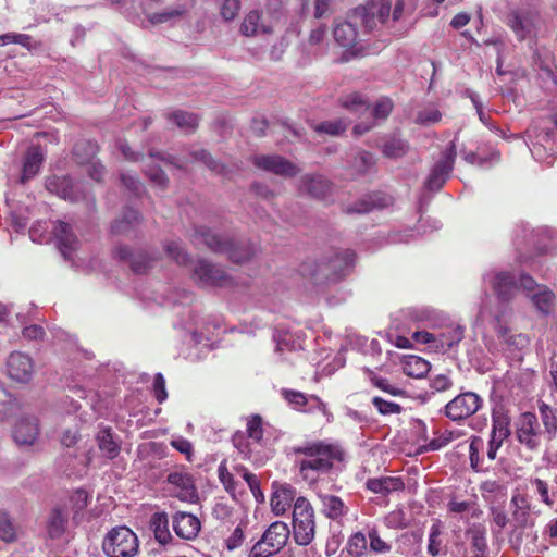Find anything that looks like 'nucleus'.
Masks as SVG:
<instances>
[{"label":"nucleus","instance_id":"obj_1","mask_svg":"<svg viewBox=\"0 0 557 557\" xmlns=\"http://www.w3.org/2000/svg\"><path fill=\"white\" fill-rule=\"evenodd\" d=\"M292 450L297 456L296 463L300 474L309 482H314L321 473L329 472L335 461L343 459L339 446L323 442L294 446Z\"/></svg>","mask_w":557,"mask_h":557},{"label":"nucleus","instance_id":"obj_2","mask_svg":"<svg viewBox=\"0 0 557 557\" xmlns=\"http://www.w3.org/2000/svg\"><path fill=\"white\" fill-rule=\"evenodd\" d=\"M191 240L195 245H206L215 253L227 255L230 260L235 263H242L249 260L253 253V249L250 245L235 243L228 237H222L205 226H200L195 230Z\"/></svg>","mask_w":557,"mask_h":557},{"label":"nucleus","instance_id":"obj_3","mask_svg":"<svg viewBox=\"0 0 557 557\" xmlns=\"http://www.w3.org/2000/svg\"><path fill=\"white\" fill-rule=\"evenodd\" d=\"M293 536L298 545H309L315 535L314 509L310 502L299 496L295 500L292 513Z\"/></svg>","mask_w":557,"mask_h":557},{"label":"nucleus","instance_id":"obj_4","mask_svg":"<svg viewBox=\"0 0 557 557\" xmlns=\"http://www.w3.org/2000/svg\"><path fill=\"white\" fill-rule=\"evenodd\" d=\"M102 549L108 557H135L139 552V540L129 528L115 527L104 535Z\"/></svg>","mask_w":557,"mask_h":557},{"label":"nucleus","instance_id":"obj_5","mask_svg":"<svg viewBox=\"0 0 557 557\" xmlns=\"http://www.w3.org/2000/svg\"><path fill=\"white\" fill-rule=\"evenodd\" d=\"M290 530L283 521L271 523L261 539L253 544L249 557H272L280 553L288 542Z\"/></svg>","mask_w":557,"mask_h":557},{"label":"nucleus","instance_id":"obj_6","mask_svg":"<svg viewBox=\"0 0 557 557\" xmlns=\"http://www.w3.org/2000/svg\"><path fill=\"white\" fill-rule=\"evenodd\" d=\"M456 153V145L454 141H450L442 152L440 160L436 161L431 169L425 182V187L428 189L437 191L443 187L453 171Z\"/></svg>","mask_w":557,"mask_h":557},{"label":"nucleus","instance_id":"obj_7","mask_svg":"<svg viewBox=\"0 0 557 557\" xmlns=\"http://www.w3.org/2000/svg\"><path fill=\"white\" fill-rule=\"evenodd\" d=\"M519 281L521 282V275ZM484 282L492 287L497 298L504 302L510 301L522 289L521 283L518 284L516 275L506 271H491L486 273Z\"/></svg>","mask_w":557,"mask_h":557},{"label":"nucleus","instance_id":"obj_8","mask_svg":"<svg viewBox=\"0 0 557 557\" xmlns=\"http://www.w3.org/2000/svg\"><path fill=\"white\" fill-rule=\"evenodd\" d=\"M482 403V398L476 393H461L445 406V414L453 421L463 420L474 414Z\"/></svg>","mask_w":557,"mask_h":557},{"label":"nucleus","instance_id":"obj_9","mask_svg":"<svg viewBox=\"0 0 557 557\" xmlns=\"http://www.w3.org/2000/svg\"><path fill=\"white\" fill-rule=\"evenodd\" d=\"M517 440L530 450H537L542 443V430L537 417L532 412H524L517 422Z\"/></svg>","mask_w":557,"mask_h":557},{"label":"nucleus","instance_id":"obj_10","mask_svg":"<svg viewBox=\"0 0 557 557\" xmlns=\"http://www.w3.org/2000/svg\"><path fill=\"white\" fill-rule=\"evenodd\" d=\"M252 163L258 169L280 175L283 177H294L300 173L301 169L295 163L277 154H258L252 158Z\"/></svg>","mask_w":557,"mask_h":557},{"label":"nucleus","instance_id":"obj_11","mask_svg":"<svg viewBox=\"0 0 557 557\" xmlns=\"http://www.w3.org/2000/svg\"><path fill=\"white\" fill-rule=\"evenodd\" d=\"M521 287L532 299L537 310L544 314H548L554 304L555 296L552 290L545 286H541L528 274H521Z\"/></svg>","mask_w":557,"mask_h":557},{"label":"nucleus","instance_id":"obj_12","mask_svg":"<svg viewBox=\"0 0 557 557\" xmlns=\"http://www.w3.org/2000/svg\"><path fill=\"white\" fill-rule=\"evenodd\" d=\"M193 275L200 286H225L230 277L225 271L205 259H199L193 268Z\"/></svg>","mask_w":557,"mask_h":557},{"label":"nucleus","instance_id":"obj_13","mask_svg":"<svg viewBox=\"0 0 557 557\" xmlns=\"http://www.w3.org/2000/svg\"><path fill=\"white\" fill-rule=\"evenodd\" d=\"M35 371L34 360L27 354L13 351L7 360V372L10 379L18 383H27Z\"/></svg>","mask_w":557,"mask_h":557},{"label":"nucleus","instance_id":"obj_14","mask_svg":"<svg viewBox=\"0 0 557 557\" xmlns=\"http://www.w3.org/2000/svg\"><path fill=\"white\" fill-rule=\"evenodd\" d=\"M296 499L295 487L287 483L273 482L270 505L275 516L285 515Z\"/></svg>","mask_w":557,"mask_h":557},{"label":"nucleus","instance_id":"obj_15","mask_svg":"<svg viewBox=\"0 0 557 557\" xmlns=\"http://www.w3.org/2000/svg\"><path fill=\"white\" fill-rule=\"evenodd\" d=\"M166 481L171 485L174 496L181 500L193 502L197 498L195 483L188 472L173 471L168 475Z\"/></svg>","mask_w":557,"mask_h":557},{"label":"nucleus","instance_id":"obj_16","mask_svg":"<svg viewBox=\"0 0 557 557\" xmlns=\"http://www.w3.org/2000/svg\"><path fill=\"white\" fill-rule=\"evenodd\" d=\"M172 528L180 539L191 541L198 536L201 523L195 515L177 511L172 517Z\"/></svg>","mask_w":557,"mask_h":557},{"label":"nucleus","instance_id":"obj_17","mask_svg":"<svg viewBox=\"0 0 557 557\" xmlns=\"http://www.w3.org/2000/svg\"><path fill=\"white\" fill-rule=\"evenodd\" d=\"M46 188L49 193L72 202L83 199L79 186L74 185L67 176L51 175L47 177Z\"/></svg>","mask_w":557,"mask_h":557},{"label":"nucleus","instance_id":"obj_18","mask_svg":"<svg viewBox=\"0 0 557 557\" xmlns=\"http://www.w3.org/2000/svg\"><path fill=\"white\" fill-rule=\"evenodd\" d=\"M512 524L516 529H525L533 524L531 502L527 494L515 493L510 499Z\"/></svg>","mask_w":557,"mask_h":557},{"label":"nucleus","instance_id":"obj_19","mask_svg":"<svg viewBox=\"0 0 557 557\" xmlns=\"http://www.w3.org/2000/svg\"><path fill=\"white\" fill-rule=\"evenodd\" d=\"M281 393L294 409L302 411L320 410L324 416L327 414L326 405L314 395L307 396L301 392L293 389H282Z\"/></svg>","mask_w":557,"mask_h":557},{"label":"nucleus","instance_id":"obj_20","mask_svg":"<svg viewBox=\"0 0 557 557\" xmlns=\"http://www.w3.org/2000/svg\"><path fill=\"white\" fill-rule=\"evenodd\" d=\"M335 41L347 50L343 60L348 61V55H355L357 52L358 32L349 22H336L333 30Z\"/></svg>","mask_w":557,"mask_h":557},{"label":"nucleus","instance_id":"obj_21","mask_svg":"<svg viewBox=\"0 0 557 557\" xmlns=\"http://www.w3.org/2000/svg\"><path fill=\"white\" fill-rule=\"evenodd\" d=\"M39 434V424L36 417H22L14 426L13 438L18 445H33Z\"/></svg>","mask_w":557,"mask_h":557},{"label":"nucleus","instance_id":"obj_22","mask_svg":"<svg viewBox=\"0 0 557 557\" xmlns=\"http://www.w3.org/2000/svg\"><path fill=\"white\" fill-rule=\"evenodd\" d=\"M355 262V253L349 249L334 252L325 264V271L332 280H338L345 276Z\"/></svg>","mask_w":557,"mask_h":557},{"label":"nucleus","instance_id":"obj_23","mask_svg":"<svg viewBox=\"0 0 557 557\" xmlns=\"http://www.w3.org/2000/svg\"><path fill=\"white\" fill-rule=\"evenodd\" d=\"M240 33L244 36H259L272 33V25L258 10L250 11L243 20Z\"/></svg>","mask_w":557,"mask_h":557},{"label":"nucleus","instance_id":"obj_24","mask_svg":"<svg viewBox=\"0 0 557 557\" xmlns=\"http://www.w3.org/2000/svg\"><path fill=\"white\" fill-rule=\"evenodd\" d=\"M53 234L63 257L65 259H71V255L75 251L78 240L72 233L69 224L58 221L53 227Z\"/></svg>","mask_w":557,"mask_h":557},{"label":"nucleus","instance_id":"obj_25","mask_svg":"<svg viewBox=\"0 0 557 557\" xmlns=\"http://www.w3.org/2000/svg\"><path fill=\"white\" fill-rule=\"evenodd\" d=\"M169 518L165 512H156L150 519V528L153 531L156 541L163 547H171L176 544L169 529Z\"/></svg>","mask_w":557,"mask_h":557},{"label":"nucleus","instance_id":"obj_26","mask_svg":"<svg viewBox=\"0 0 557 557\" xmlns=\"http://www.w3.org/2000/svg\"><path fill=\"white\" fill-rule=\"evenodd\" d=\"M299 189L313 198L323 199L331 191V183L321 175H305L300 178Z\"/></svg>","mask_w":557,"mask_h":557},{"label":"nucleus","instance_id":"obj_27","mask_svg":"<svg viewBox=\"0 0 557 557\" xmlns=\"http://www.w3.org/2000/svg\"><path fill=\"white\" fill-rule=\"evenodd\" d=\"M115 253L121 260H128L132 270L138 274L146 272L152 261L147 252H133L127 246H119Z\"/></svg>","mask_w":557,"mask_h":557},{"label":"nucleus","instance_id":"obj_28","mask_svg":"<svg viewBox=\"0 0 557 557\" xmlns=\"http://www.w3.org/2000/svg\"><path fill=\"white\" fill-rule=\"evenodd\" d=\"M44 162V154L39 147H30L24 158L22 175L20 177L21 183L34 178L40 171Z\"/></svg>","mask_w":557,"mask_h":557},{"label":"nucleus","instance_id":"obj_29","mask_svg":"<svg viewBox=\"0 0 557 557\" xmlns=\"http://www.w3.org/2000/svg\"><path fill=\"white\" fill-rule=\"evenodd\" d=\"M507 25L519 40L525 39L533 32V18L529 14L512 11L507 17Z\"/></svg>","mask_w":557,"mask_h":557},{"label":"nucleus","instance_id":"obj_30","mask_svg":"<svg viewBox=\"0 0 557 557\" xmlns=\"http://www.w3.org/2000/svg\"><path fill=\"white\" fill-rule=\"evenodd\" d=\"M366 487L375 494L387 495L392 492L404 490L405 485L401 479L395 476H380L369 479Z\"/></svg>","mask_w":557,"mask_h":557},{"label":"nucleus","instance_id":"obj_31","mask_svg":"<svg viewBox=\"0 0 557 557\" xmlns=\"http://www.w3.org/2000/svg\"><path fill=\"white\" fill-rule=\"evenodd\" d=\"M144 14L150 25H159L165 23H173L182 18L185 14L183 7L165 8L161 12H150L148 8L144 9Z\"/></svg>","mask_w":557,"mask_h":557},{"label":"nucleus","instance_id":"obj_32","mask_svg":"<svg viewBox=\"0 0 557 557\" xmlns=\"http://www.w3.org/2000/svg\"><path fill=\"white\" fill-rule=\"evenodd\" d=\"M98 447L101 454L108 459H114L120 454V444L115 441L114 435L109 428L101 429L97 436Z\"/></svg>","mask_w":557,"mask_h":557},{"label":"nucleus","instance_id":"obj_33","mask_svg":"<svg viewBox=\"0 0 557 557\" xmlns=\"http://www.w3.org/2000/svg\"><path fill=\"white\" fill-rule=\"evenodd\" d=\"M322 512L332 520H337L347 513V507L341 497L335 495H321Z\"/></svg>","mask_w":557,"mask_h":557},{"label":"nucleus","instance_id":"obj_34","mask_svg":"<svg viewBox=\"0 0 557 557\" xmlns=\"http://www.w3.org/2000/svg\"><path fill=\"white\" fill-rule=\"evenodd\" d=\"M403 372L413 379L424 377L431 370L430 363L418 356H408L403 361Z\"/></svg>","mask_w":557,"mask_h":557},{"label":"nucleus","instance_id":"obj_35","mask_svg":"<svg viewBox=\"0 0 557 557\" xmlns=\"http://www.w3.org/2000/svg\"><path fill=\"white\" fill-rule=\"evenodd\" d=\"M539 412L545 434L548 441H552L557 434V409L541 401L539 403Z\"/></svg>","mask_w":557,"mask_h":557},{"label":"nucleus","instance_id":"obj_36","mask_svg":"<svg viewBox=\"0 0 557 557\" xmlns=\"http://www.w3.org/2000/svg\"><path fill=\"white\" fill-rule=\"evenodd\" d=\"M138 223V212L127 208L124 210L122 218L112 223L111 231L117 235H128Z\"/></svg>","mask_w":557,"mask_h":557},{"label":"nucleus","instance_id":"obj_37","mask_svg":"<svg viewBox=\"0 0 557 557\" xmlns=\"http://www.w3.org/2000/svg\"><path fill=\"white\" fill-rule=\"evenodd\" d=\"M436 337V348L443 351L451 348L463 338V329L459 325L448 327L441 332Z\"/></svg>","mask_w":557,"mask_h":557},{"label":"nucleus","instance_id":"obj_38","mask_svg":"<svg viewBox=\"0 0 557 557\" xmlns=\"http://www.w3.org/2000/svg\"><path fill=\"white\" fill-rule=\"evenodd\" d=\"M274 341L276 343V351H296L302 348V341L300 337L285 331H276L274 334Z\"/></svg>","mask_w":557,"mask_h":557},{"label":"nucleus","instance_id":"obj_39","mask_svg":"<svg viewBox=\"0 0 557 557\" xmlns=\"http://www.w3.org/2000/svg\"><path fill=\"white\" fill-rule=\"evenodd\" d=\"M349 163L352 176L363 175L374 165V157L370 152L358 150Z\"/></svg>","mask_w":557,"mask_h":557},{"label":"nucleus","instance_id":"obj_40","mask_svg":"<svg viewBox=\"0 0 557 557\" xmlns=\"http://www.w3.org/2000/svg\"><path fill=\"white\" fill-rule=\"evenodd\" d=\"M466 535L470 541L472 548L476 552H486L487 550V541H486V528L482 523H473L471 524L467 531Z\"/></svg>","mask_w":557,"mask_h":557},{"label":"nucleus","instance_id":"obj_41","mask_svg":"<svg viewBox=\"0 0 557 557\" xmlns=\"http://www.w3.org/2000/svg\"><path fill=\"white\" fill-rule=\"evenodd\" d=\"M349 121L343 117L323 121L321 123L314 124L312 128L314 132L319 134H327L330 136H339L342 135L348 127Z\"/></svg>","mask_w":557,"mask_h":557},{"label":"nucleus","instance_id":"obj_42","mask_svg":"<svg viewBox=\"0 0 557 557\" xmlns=\"http://www.w3.org/2000/svg\"><path fill=\"white\" fill-rule=\"evenodd\" d=\"M169 120L186 133L194 132L198 126L197 115L182 110L170 113Z\"/></svg>","mask_w":557,"mask_h":557},{"label":"nucleus","instance_id":"obj_43","mask_svg":"<svg viewBox=\"0 0 557 557\" xmlns=\"http://www.w3.org/2000/svg\"><path fill=\"white\" fill-rule=\"evenodd\" d=\"M67 515L63 509L55 508L48 522V534L51 539L60 537L66 528Z\"/></svg>","mask_w":557,"mask_h":557},{"label":"nucleus","instance_id":"obj_44","mask_svg":"<svg viewBox=\"0 0 557 557\" xmlns=\"http://www.w3.org/2000/svg\"><path fill=\"white\" fill-rule=\"evenodd\" d=\"M341 104L346 110L357 114H363L370 110L369 103L366 101L363 96L358 92H351L343 96L341 98Z\"/></svg>","mask_w":557,"mask_h":557},{"label":"nucleus","instance_id":"obj_45","mask_svg":"<svg viewBox=\"0 0 557 557\" xmlns=\"http://www.w3.org/2000/svg\"><path fill=\"white\" fill-rule=\"evenodd\" d=\"M166 256L180 265H188L190 262L188 253L178 240H169L164 244Z\"/></svg>","mask_w":557,"mask_h":557},{"label":"nucleus","instance_id":"obj_46","mask_svg":"<svg viewBox=\"0 0 557 557\" xmlns=\"http://www.w3.org/2000/svg\"><path fill=\"white\" fill-rule=\"evenodd\" d=\"M530 483L534 487L536 494L540 496L541 502L549 508H553L557 502V496H554V490L552 491V494H549L547 482L542 479L534 478L531 479Z\"/></svg>","mask_w":557,"mask_h":557},{"label":"nucleus","instance_id":"obj_47","mask_svg":"<svg viewBox=\"0 0 557 557\" xmlns=\"http://www.w3.org/2000/svg\"><path fill=\"white\" fill-rule=\"evenodd\" d=\"M408 151V144L400 139L393 137L387 140L383 146V154L387 158H400L405 156Z\"/></svg>","mask_w":557,"mask_h":557},{"label":"nucleus","instance_id":"obj_48","mask_svg":"<svg viewBox=\"0 0 557 557\" xmlns=\"http://www.w3.org/2000/svg\"><path fill=\"white\" fill-rule=\"evenodd\" d=\"M441 535L442 523L441 521L437 520L431 525L429 533L428 553L433 557L438 556L441 554Z\"/></svg>","mask_w":557,"mask_h":557},{"label":"nucleus","instance_id":"obj_49","mask_svg":"<svg viewBox=\"0 0 557 557\" xmlns=\"http://www.w3.org/2000/svg\"><path fill=\"white\" fill-rule=\"evenodd\" d=\"M367 546V536L361 532H357L349 537L347 543V552L351 556L359 557L366 553Z\"/></svg>","mask_w":557,"mask_h":557},{"label":"nucleus","instance_id":"obj_50","mask_svg":"<svg viewBox=\"0 0 557 557\" xmlns=\"http://www.w3.org/2000/svg\"><path fill=\"white\" fill-rule=\"evenodd\" d=\"M384 523L389 529H404L409 525L406 511L403 508H396L387 513L384 518Z\"/></svg>","mask_w":557,"mask_h":557},{"label":"nucleus","instance_id":"obj_51","mask_svg":"<svg viewBox=\"0 0 557 557\" xmlns=\"http://www.w3.org/2000/svg\"><path fill=\"white\" fill-rule=\"evenodd\" d=\"M368 376L370 382L381 391L388 393L393 396H399L404 394V391L396 385L389 383L385 377L377 376L373 371L368 370Z\"/></svg>","mask_w":557,"mask_h":557},{"label":"nucleus","instance_id":"obj_52","mask_svg":"<svg viewBox=\"0 0 557 557\" xmlns=\"http://www.w3.org/2000/svg\"><path fill=\"white\" fill-rule=\"evenodd\" d=\"M246 434L247 437L253 443L259 444L261 442L263 437V428L262 419L260 416L255 414L247 420Z\"/></svg>","mask_w":557,"mask_h":557},{"label":"nucleus","instance_id":"obj_53","mask_svg":"<svg viewBox=\"0 0 557 557\" xmlns=\"http://www.w3.org/2000/svg\"><path fill=\"white\" fill-rule=\"evenodd\" d=\"M492 422L493 431L503 432L510 435V417L503 408L493 411Z\"/></svg>","mask_w":557,"mask_h":557},{"label":"nucleus","instance_id":"obj_54","mask_svg":"<svg viewBox=\"0 0 557 557\" xmlns=\"http://www.w3.org/2000/svg\"><path fill=\"white\" fill-rule=\"evenodd\" d=\"M484 448V441L483 438L479 436H473L470 442L469 446V457H470V463L471 468L474 470H479L481 467V451Z\"/></svg>","mask_w":557,"mask_h":557},{"label":"nucleus","instance_id":"obj_55","mask_svg":"<svg viewBox=\"0 0 557 557\" xmlns=\"http://www.w3.org/2000/svg\"><path fill=\"white\" fill-rule=\"evenodd\" d=\"M98 151V147L92 141H81L74 147V154L79 162L89 161Z\"/></svg>","mask_w":557,"mask_h":557},{"label":"nucleus","instance_id":"obj_56","mask_svg":"<svg viewBox=\"0 0 557 557\" xmlns=\"http://www.w3.org/2000/svg\"><path fill=\"white\" fill-rule=\"evenodd\" d=\"M0 539L12 542L16 539V529L7 512H0Z\"/></svg>","mask_w":557,"mask_h":557},{"label":"nucleus","instance_id":"obj_57","mask_svg":"<svg viewBox=\"0 0 557 557\" xmlns=\"http://www.w3.org/2000/svg\"><path fill=\"white\" fill-rule=\"evenodd\" d=\"M368 539H369V546L370 549L377 554H386L389 553L392 549L391 544L385 542L379 534V531L376 529H371L368 532Z\"/></svg>","mask_w":557,"mask_h":557},{"label":"nucleus","instance_id":"obj_58","mask_svg":"<svg viewBox=\"0 0 557 557\" xmlns=\"http://www.w3.org/2000/svg\"><path fill=\"white\" fill-rule=\"evenodd\" d=\"M372 405L383 416L398 414L403 410L399 404L385 400L384 398L379 396L372 398Z\"/></svg>","mask_w":557,"mask_h":557},{"label":"nucleus","instance_id":"obj_59","mask_svg":"<svg viewBox=\"0 0 557 557\" xmlns=\"http://www.w3.org/2000/svg\"><path fill=\"white\" fill-rule=\"evenodd\" d=\"M191 158L197 161H201L203 164H206L210 170L216 172V173H224L225 166L223 164H220L218 161H215L209 152H207L203 149L194 150L191 151Z\"/></svg>","mask_w":557,"mask_h":557},{"label":"nucleus","instance_id":"obj_60","mask_svg":"<svg viewBox=\"0 0 557 557\" xmlns=\"http://www.w3.org/2000/svg\"><path fill=\"white\" fill-rule=\"evenodd\" d=\"M393 110V102L389 98H380L371 110V114L376 120H385Z\"/></svg>","mask_w":557,"mask_h":557},{"label":"nucleus","instance_id":"obj_61","mask_svg":"<svg viewBox=\"0 0 557 557\" xmlns=\"http://www.w3.org/2000/svg\"><path fill=\"white\" fill-rule=\"evenodd\" d=\"M245 528L246 524L239 523L230 536L225 540V546L228 550H234L238 548L245 540Z\"/></svg>","mask_w":557,"mask_h":557},{"label":"nucleus","instance_id":"obj_62","mask_svg":"<svg viewBox=\"0 0 557 557\" xmlns=\"http://www.w3.org/2000/svg\"><path fill=\"white\" fill-rule=\"evenodd\" d=\"M441 120V113L436 108L429 107L418 112L416 122L421 125L434 124Z\"/></svg>","mask_w":557,"mask_h":557},{"label":"nucleus","instance_id":"obj_63","mask_svg":"<svg viewBox=\"0 0 557 557\" xmlns=\"http://www.w3.org/2000/svg\"><path fill=\"white\" fill-rule=\"evenodd\" d=\"M233 445L238 449V451L246 458L250 457L252 451L250 440L246 438L245 433L236 432L232 438Z\"/></svg>","mask_w":557,"mask_h":557},{"label":"nucleus","instance_id":"obj_64","mask_svg":"<svg viewBox=\"0 0 557 557\" xmlns=\"http://www.w3.org/2000/svg\"><path fill=\"white\" fill-rule=\"evenodd\" d=\"M220 482L228 493L235 492V480L233 474L228 471L225 462H221L218 468Z\"/></svg>","mask_w":557,"mask_h":557}]
</instances>
